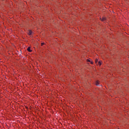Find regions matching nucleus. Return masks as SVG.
<instances>
[{
  "mask_svg": "<svg viewBox=\"0 0 129 129\" xmlns=\"http://www.w3.org/2000/svg\"><path fill=\"white\" fill-rule=\"evenodd\" d=\"M32 30H29L28 31V34L29 36H31V35H32Z\"/></svg>",
  "mask_w": 129,
  "mask_h": 129,
  "instance_id": "nucleus-1",
  "label": "nucleus"
},
{
  "mask_svg": "<svg viewBox=\"0 0 129 129\" xmlns=\"http://www.w3.org/2000/svg\"><path fill=\"white\" fill-rule=\"evenodd\" d=\"M96 85L97 86H99V82L98 81H97L96 82Z\"/></svg>",
  "mask_w": 129,
  "mask_h": 129,
  "instance_id": "nucleus-2",
  "label": "nucleus"
},
{
  "mask_svg": "<svg viewBox=\"0 0 129 129\" xmlns=\"http://www.w3.org/2000/svg\"><path fill=\"white\" fill-rule=\"evenodd\" d=\"M27 51H28V52H32V50H31V47H29L27 48Z\"/></svg>",
  "mask_w": 129,
  "mask_h": 129,
  "instance_id": "nucleus-3",
  "label": "nucleus"
},
{
  "mask_svg": "<svg viewBox=\"0 0 129 129\" xmlns=\"http://www.w3.org/2000/svg\"><path fill=\"white\" fill-rule=\"evenodd\" d=\"M101 21H105V20H106V18H105V17H103L102 19H101Z\"/></svg>",
  "mask_w": 129,
  "mask_h": 129,
  "instance_id": "nucleus-4",
  "label": "nucleus"
},
{
  "mask_svg": "<svg viewBox=\"0 0 129 129\" xmlns=\"http://www.w3.org/2000/svg\"><path fill=\"white\" fill-rule=\"evenodd\" d=\"M98 62V59L96 58L95 59V63H97Z\"/></svg>",
  "mask_w": 129,
  "mask_h": 129,
  "instance_id": "nucleus-5",
  "label": "nucleus"
},
{
  "mask_svg": "<svg viewBox=\"0 0 129 129\" xmlns=\"http://www.w3.org/2000/svg\"><path fill=\"white\" fill-rule=\"evenodd\" d=\"M98 64L100 66V65H101V62L98 61Z\"/></svg>",
  "mask_w": 129,
  "mask_h": 129,
  "instance_id": "nucleus-6",
  "label": "nucleus"
},
{
  "mask_svg": "<svg viewBox=\"0 0 129 129\" xmlns=\"http://www.w3.org/2000/svg\"><path fill=\"white\" fill-rule=\"evenodd\" d=\"M87 62H91V61L89 59H87Z\"/></svg>",
  "mask_w": 129,
  "mask_h": 129,
  "instance_id": "nucleus-7",
  "label": "nucleus"
},
{
  "mask_svg": "<svg viewBox=\"0 0 129 129\" xmlns=\"http://www.w3.org/2000/svg\"><path fill=\"white\" fill-rule=\"evenodd\" d=\"M44 43H41V46H43V45H44Z\"/></svg>",
  "mask_w": 129,
  "mask_h": 129,
  "instance_id": "nucleus-8",
  "label": "nucleus"
},
{
  "mask_svg": "<svg viewBox=\"0 0 129 129\" xmlns=\"http://www.w3.org/2000/svg\"><path fill=\"white\" fill-rule=\"evenodd\" d=\"M91 64H93V62L91 61Z\"/></svg>",
  "mask_w": 129,
  "mask_h": 129,
  "instance_id": "nucleus-9",
  "label": "nucleus"
}]
</instances>
